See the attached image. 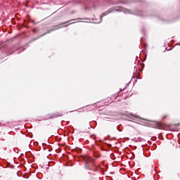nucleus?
Segmentation results:
<instances>
[{"label":"nucleus","mask_w":180,"mask_h":180,"mask_svg":"<svg viewBox=\"0 0 180 180\" xmlns=\"http://www.w3.org/2000/svg\"><path fill=\"white\" fill-rule=\"evenodd\" d=\"M85 162L87 169H91V165H94V158L88 156L86 158Z\"/></svg>","instance_id":"f257e3e1"},{"label":"nucleus","mask_w":180,"mask_h":180,"mask_svg":"<svg viewBox=\"0 0 180 180\" xmlns=\"http://www.w3.org/2000/svg\"><path fill=\"white\" fill-rule=\"evenodd\" d=\"M124 12V13H129V10L124 8L123 7H116L111 12Z\"/></svg>","instance_id":"f03ea898"},{"label":"nucleus","mask_w":180,"mask_h":180,"mask_svg":"<svg viewBox=\"0 0 180 180\" xmlns=\"http://www.w3.org/2000/svg\"><path fill=\"white\" fill-rule=\"evenodd\" d=\"M61 116H63L61 112H56V113L49 115V119H54L56 117H61Z\"/></svg>","instance_id":"7ed1b4c3"},{"label":"nucleus","mask_w":180,"mask_h":180,"mask_svg":"<svg viewBox=\"0 0 180 180\" xmlns=\"http://www.w3.org/2000/svg\"><path fill=\"white\" fill-rule=\"evenodd\" d=\"M136 15H138V16H143V12L139 11Z\"/></svg>","instance_id":"20e7f679"},{"label":"nucleus","mask_w":180,"mask_h":180,"mask_svg":"<svg viewBox=\"0 0 180 180\" xmlns=\"http://www.w3.org/2000/svg\"><path fill=\"white\" fill-rule=\"evenodd\" d=\"M108 15V13H103L101 14V18H103V16H105V15Z\"/></svg>","instance_id":"39448f33"}]
</instances>
